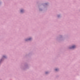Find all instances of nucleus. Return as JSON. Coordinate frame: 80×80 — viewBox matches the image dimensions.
Listing matches in <instances>:
<instances>
[{"mask_svg": "<svg viewBox=\"0 0 80 80\" xmlns=\"http://www.w3.org/2000/svg\"><path fill=\"white\" fill-rule=\"evenodd\" d=\"M76 47V46H73L71 48H70L71 49H72V48H75Z\"/></svg>", "mask_w": 80, "mask_h": 80, "instance_id": "obj_1", "label": "nucleus"}, {"mask_svg": "<svg viewBox=\"0 0 80 80\" xmlns=\"http://www.w3.org/2000/svg\"><path fill=\"white\" fill-rule=\"evenodd\" d=\"M23 12V10H21V12Z\"/></svg>", "mask_w": 80, "mask_h": 80, "instance_id": "obj_2", "label": "nucleus"}, {"mask_svg": "<svg viewBox=\"0 0 80 80\" xmlns=\"http://www.w3.org/2000/svg\"><path fill=\"white\" fill-rule=\"evenodd\" d=\"M55 70L56 71H57V70H58V69H55Z\"/></svg>", "mask_w": 80, "mask_h": 80, "instance_id": "obj_3", "label": "nucleus"}, {"mask_svg": "<svg viewBox=\"0 0 80 80\" xmlns=\"http://www.w3.org/2000/svg\"><path fill=\"white\" fill-rule=\"evenodd\" d=\"M31 39H32V38H29V39H28V40H31Z\"/></svg>", "mask_w": 80, "mask_h": 80, "instance_id": "obj_4", "label": "nucleus"}, {"mask_svg": "<svg viewBox=\"0 0 80 80\" xmlns=\"http://www.w3.org/2000/svg\"><path fill=\"white\" fill-rule=\"evenodd\" d=\"M46 73L47 74V72H46Z\"/></svg>", "mask_w": 80, "mask_h": 80, "instance_id": "obj_5", "label": "nucleus"}, {"mask_svg": "<svg viewBox=\"0 0 80 80\" xmlns=\"http://www.w3.org/2000/svg\"><path fill=\"white\" fill-rule=\"evenodd\" d=\"M3 57H5V56H3Z\"/></svg>", "mask_w": 80, "mask_h": 80, "instance_id": "obj_6", "label": "nucleus"}]
</instances>
